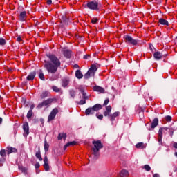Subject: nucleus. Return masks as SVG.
I'll use <instances>...</instances> for the list:
<instances>
[{"label": "nucleus", "instance_id": "f257e3e1", "mask_svg": "<svg viewBox=\"0 0 177 177\" xmlns=\"http://www.w3.org/2000/svg\"><path fill=\"white\" fill-rule=\"evenodd\" d=\"M47 57L49 59L50 62H46L44 64L45 68H46L48 73L51 74H55L57 71V68L62 65L60 59L57 58L55 54H47Z\"/></svg>", "mask_w": 177, "mask_h": 177}, {"label": "nucleus", "instance_id": "f03ea898", "mask_svg": "<svg viewBox=\"0 0 177 177\" xmlns=\"http://www.w3.org/2000/svg\"><path fill=\"white\" fill-rule=\"evenodd\" d=\"M92 144L93 145V147L91 148L92 156H93L95 158H97V157L100 156L99 151H100V149H103V145L100 140H94Z\"/></svg>", "mask_w": 177, "mask_h": 177}, {"label": "nucleus", "instance_id": "7ed1b4c3", "mask_svg": "<svg viewBox=\"0 0 177 177\" xmlns=\"http://www.w3.org/2000/svg\"><path fill=\"white\" fill-rule=\"evenodd\" d=\"M110 113H111V106H106V111L104 112V117H108L109 120L112 122L113 125V122L115 121L117 117H118L121 113L119 111H116L113 114H110Z\"/></svg>", "mask_w": 177, "mask_h": 177}, {"label": "nucleus", "instance_id": "20e7f679", "mask_svg": "<svg viewBox=\"0 0 177 177\" xmlns=\"http://www.w3.org/2000/svg\"><path fill=\"white\" fill-rule=\"evenodd\" d=\"M85 8H87V9H90L91 10H95L96 12H97L100 10V9L103 8V6L97 1H88L85 5Z\"/></svg>", "mask_w": 177, "mask_h": 177}, {"label": "nucleus", "instance_id": "39448f33", "mask_svg": "<svg viewBox=\"0 0 177 177\" xmlns=\"http://www.w3.org/2000/svg\"><path fill=\"white\" fill-rule=\"evenodd\" d=\"M103 109V106L100 104H97L92 107H89L86 109L85 111V115H93L97 111H99V110H102Z\"/></svg>", "mask_w": 177, "mask_h": 177}, {"label": "nucleus", "instance_id": "423d86ee", "mask_svg": "<svg viewBox=\"0 0 177 177\" xmlns=\"http://www.w3.org/2000/svg\"><path fill=\"white\" fill-rule=\"evenodd\" d=\"M96 71H97L96 65H91L87 73L84 75V79L88 80V78H91V77L94 76Z\"/></svg>", "mask_w": 177, "mask_h": 177}, {"label": "nucleus", "instance_id": "0eeeda50", "mask_svg": "<svg viewBox=\"0 0 177 177\" xmlns=\"http://www.w3.org/2000/svg\"><path fill=\"white\" fill-rule=\"evenodd\" d=\"M124 39L125 42H127L128 44H131V45H133V46L138 45V40L133 39V38H132V37L129 35L124 36Z\"/></svg>", "mask_w": 177, "mask_h": 177}, {"label": "nucleus", "instance_id": "6e6552de", "mask_svg": "<svg viewBox=\"0 0 177 177\" xmlns=\"http://www.w3.org/2000/svg\"><path fill=\"white\" fill-rule=\"evenodd\" d=\"M53 102V99L48 98L44 101H43L41 103H39L37 105V109H42V107H45L46 106H49V104H52Z\"/></svg>", "mask_w": 177, "mask_h": 177}, {"label": "nucleus", "instance_id": "1a4fd4ad", "mask_svg": "<svg viewBox=\"0 0 177 177\" xmlns=\"http://www.w3.org/2000/svg\"><path fill=\"white\" fill-rule=\"evenodd\" d=\"M23 130H24V138H27V136H28V135H30V127L28 126V122H25L23 124L22 126Z\"/></svg>", "mask_w": 177, "mask_h": 177}, {"label": "nucleus", "instance_id": "9d476101", "mask_svg": "<svg viewBox=\"0 0 177 177\" xmlns=\"http://www.w3.org/2000/svg\"><path fill=\"white\" fill-rule=\"evenodd\" d=\"M57 113H59V109H57V108L53 109L51 111L50 115H48V121L50 122L53 121V120H55V118H56V114H57Z\"/></svg>", "mask_w": 177, "mask_h": 177}, {"label": "nucleus", "instance_id": "9b49d317", "mask_svg": "<svg viewBox=\"0 0 177 177\" xmlns=\"http://www.w3.org/2000/svg\"><path fill=\"white\" fill-rule=\"evenodd\" d=\"M62 53L66 59H71V56L73 55V51L67 48H63Z\"/></svg>", "mask_w": 177, "mask_h": 177}, {"label": "nucleus", "instance_id": "f8f14e48", "mask_svg": "<svg viewBox=\"0 0 177 177\" xmlns=\"http://www.w3.org/2000/svg\"><path fill=\"white\" fill-rule=\"evenodd\" d=\"M153 57L156 60H161L162 57H167V54L162 55L160 51H156L153 54Z\"/></svg>", "mask_w": 177, "mask_h": 177}, {"label": "nucleus", "instance_id": "ddd939ff", "mask_svg": "<svg viewBox=\"0 0 177 177\" xmlns=\"http://www.w3.org/2000/svg\"><path fill=\"white\" fill-rule=\"evenodd\" d=\"M164 133V131H162V129H159L158 133V142L159 145L162 146V135Z\"/></svg>", "mask_w": 177, "mask_h": 177}, {"label": "nucleus", "instance_id": "4468645a", "mask_svg": "<svg viewBox=\"0 0 177 177\" xmlns=\"http://www.w3.org/2000/svg\"><path fill=\"white\" fill-rule=\"evenodd\" d=\"M44 168L45 169V171H49V169H50V167H49V160H48V156H45L44 158Z\"/></svg>", "mask_w": 177, "mask_h": 177}, {"label": "nucleus", "instance_id": "2eb2a0df", "mask_svg": "<svg viewBox=\"0 0 177 177\" xmlns=\"http://www.w3.org/2000/svg\"><path fill=\"white\" fill-rule=\"evenodd\" d=\"M26 19H27V12L26 11L20 12L19 15V20H20V21H26Z\"/></svg>", "mask_w": 177, "mask_h": 177}, {"label": "nucleus", "instance_id": "dca6fc26", "mask_svg": "<svg viewBox=\"0 0 177 177\" xmlns=\"http://www.w3.org/2000/svg\"><path fill=\"white\" fill-rule=\"evenodd\" d=\"M94 92H99V93H106V91L104 88L100 87V86H95L93 87Z\"/></svg>", "mask_w": 177, "mask_h": 177}, {"label": "nucleus", "instance_id": "f3484780", "mask_svg": "<svg viewBox=\"0 0 177 177\" xmlns=\"http://www.w3.org/2000/svg\"><path fill=\"white\" fill-rule=\"evenodd\" d=\"M6 153L8 156H9L10 154H12V153H17V149L13 147H7Z\"/></svg>", "mask_w": 177, "mask_h": 177}, {"label": "nucleus", "instance_id": "a211bd4d", "mask_svg": "<svg viewBox=\"0 0 177 177\" xmlns=\"http://www.w3.org/2000/svg\"><path fill=\"white\" fill-rule=\"evenodd\" d=\"M69 84H70V79L68 77H65V78L62 79V86L63 88H67V86H68Z\"/></svg>", "mask_w": 177, "mask_h": 177}, {"label": "nucleus", "instance_id": "6ab92c4d", "mask_svg": "<svg viewBox=\"0 0 177 177\" xmlns=\"http://www.w3.org/2000/svg\"><path fill=\"white\" fill-rule=\"evenodd\" d=\"M158 125V118H155L151 124V128L149 129V131H151V129H154V128H156V127H157Z\"/></svg>", "mask_w": 177, "mask_h": 177}, {"label": "nucleus", "instance_id": "aec40b11", "mask_svg": "<svg viewBox=\"0 0 177 177\" xmlns=\"http://www.w3.org/2000/svg\"><path fill=\"white\" fill-rule=\"evenodd\" d=\"M35 75H37L36 71L31 72L26 77L27 81H33L35 78Z\"/></svg>", "mask_w": 177, "mask_h": 177}, {"label": "nucleus", "instance_id": "412c9836", "mask_svg": "<svg viewBox=\"0 0 177 177\" xmlns=\"http://www.w3.org/2000/svg\"><path fill=\"white\" fill-rule=\"evenodd\" d=\"M158 23H159V24H161L162 26H169V22H168V21H167L164 18L159 19Z\"/></svg>", "mask_w": 177, "mask_h": 177}, {"label": "nucleus", "instance_id": "4be33fe9", "mask_svg": "<svg viewBox=\"0 0 177 177\" xmlns=\"http://www.w3.org/2000/svg\"><path fill=\"white\" fill-rule=\"evenodd\" d=\"M49 96H50V93L48 91H43L40 95V98L45 99V97H48Z\"/></svg>", "mask_w": 177, "mask_h": 177}, {"label": "nucleus", "instance_id": "5701e85b", "mask_svg": "<svg viewBox=\"0 0 177 177\" xmlns=\"http://www.w3.org/2000/svg\"><path fill=\"white\" fill-rule=\"evenodd\" d=\"M79 91L81 92V93H82V99H84V100H88V99H89V97H88L87 95H86V93H85V91H84V88H82V87H80V88H79Z\"/></svg>", "mask_w": 177, "mask_h": 177}, {"label": "nucleus", "instance_id": "b1692460", "mask_svg": "<svg viewBox=\"0 0 177 177\" xmlns=\"http://www.w3.org/2000/svg\"><path fill=\"white\" fill-rule=\"evenodd\" d=\"M75 145H77V142L76 141H71L69 142L68 143H66L64 146V150H66L67 148L70 146H75Z\"/></svg>", "mask_w": 177, "mask_h": 177}, {"label": "nucleus", "instance_id": "393cba45", "mask_svg": "<svg viewBox=\"0 0 177 177\" xmlns=\"http://www.w3.org/2000/svg\"><path fill=\"white\" fill-rule=\"evenodd\" d=\"M66 138H67V133H60L57 136L58 140H62V139L66 140Z\"/></svg>", "mask_w": 177, "mask_h": 177}, {"label": "nucleus", "instance_id": "a878e982", "mask_svg": "<svg viewBox=\"0 0 177 177\" xmlns=\"http://www.w3.org/2000/svg\"><path fill=\"white\" fill-rule=\"evenodd\" d=\"M75 77L78 80H81V78H82V77H84V75H82V73H81L80 70H77L75 72Z\"/></svg>", "mask_w": 177, "mask_h": 177}, {"label": "nucleus", "instance_id": "bb28decb", "mask_svg": "<svg viewBox=\"0 0 177 177\" xmlns=\"http://www.w3.org/2000/svg\"><path fill=\"white\" fill-rule=\"evenodd\" d=\"M69 95L71 99H74L77 95V91L73 89L69 90Z\"/></svg>", "mask_w": 177, "mask_h": 177}, {"label": "nucleus", "instance_id": "cd10ccee", "mask_svg": "<svg viewBox=\"0 0 177 177\" xmlns=\"http://www.w3.org/2000/svg\"><path fill=\"white\" fill-rule=\"evenodd\" d=\"M128 171L125 170V169H123L120 171V177H128Z\"/></svg>", "mask_w": 177, "mask_h": 177}, {"label": "nucleus", "instance_id": "c85d7f7f", "mask_svg": "<svg viewBox=\"0 0 177 177\" xmlns=\"http://www.w3.org/2000/svg\"><path fill=\"white\" fill-rule=\"evenodd\" d=\"M35 156L37 158H38V160H39L40 161H42V156H41V150L39 149L38 151L36 152L35 153Z\"/></svg>", "mask_w": 177, "mask_h": 177}, {"label": "nucleus", "instance_id": "c756f323", "mask_svg": "<svg viewBox=\"0 0 177 177\" xmlns=\"http://www.w3.org/2000/svg\"><path fill=\"white\" fill-rule=\"evenodd\" d=\"M39 77L40 78V80H41L42 81H45V75H44V72H42V70H40L39 71Z\"/></svg>", "mask_w": 177, "mask_h": 177}, {"label": "nucleus", "instance_id": "7c9ffc66", "mask_svg": "<svg viewBox=\"0 0 177 177\" xmlns=\"http://www.w3.org/2000/svg\"><path fill=\"white\" fill-rule=\"evenodd\" d=\"M136 149H145V144L143 142H139L136 145Z\"/></svg>", "mask_w": 177, "mask_h": 177}, {"label": "nucleus", "instance_id": "2f4dec72", "mask_svg": "<svg viewBox=\"0 0 177 177\" xmlns=\"http://www.w3.org/2000/svg\"><path fill=\"white\" fill-rule=\"evenodd\" d=\"M6 45V39L0 37V46H5Z\"/></svg>", "mask_w": 177, "mask_h": 177}, {"label": "nucleus", "instance_id": "473e14b6", "mask_svg": "<svg viewBox=\"0 0 177 177\" xmlns=\"http://www.w3.org/2000/svg\"><path fill=\"white\" fill-rule=\"evenodd\" d=\"M44 150L46 152L49 151V143H48L46 140L44 141Z\"/></svg>", "mask_w": 177, "mask_h": 177}, {"label": "nucleus", "instance_id": "72a5a7b5", "mask_svg": "<svg viewBox=\"0 0 177 177\" xmlns=\"http://www.w3.org/2000/svg\"><path fill=\"white\" fill-rule=\"evenodd\" d=\"M0 156L1 157H2L3 158H5L6 157V150L5 149H1L0 151Z\"/></svg>", "mask_w": 177, "mask_h": 177}, {"label": "nucleus", "instance_id": "f704fd0d", "mask_svg": "<svg viewBox=\"0 0 177 177\" xmlns=\"http://www.w3.org/2000/svg\"><path fill=\"white\" fill-rule=\"evenodd\" d=\"M51 88L54 92H56V93L62 92V89L57 88V86H53Z\"/></svg>", "mask_w": 177, "mask_h": 177}, {"label": "nucleus", "instance_id": "c9c22d12", "mask_svg": "<svg viewBox=\"0 0 177 177\" xmlns=\"http://www.w3.org/2000/svg\"><path fill=\"white\" fill-rule=\"evenodd\" d=\"M32 114H33L32 111L29 110L26 115L28 120H30L31 117H32Z\"/></svg>", "mask_w": 177, "mask_h": 177}, {"label": "nucleus", "instance_id": "e433bc0d", "mask_svg": "<svg viewBox=\"0 0 177 177\" xmlns=\"http://www.w3.org/2000/svg\"><path fill=\"white\" fill-rule=\"evenodd\" d=\"M144 169H145V171H147V172H150V171L151 170V167H150V166L149 165H145L144 166Z\"/></svg>", "mask_w": 177, "mask_h": 177}, {"label": "nucleus", "instance_id": "4c0bfd02", "mask_svg": "<svg viewBox=\"0 0 177 177\" xmlns=\"http://www.w3.org/2000/svg\"><path fill=\"white\" fill-rule=\"evenodd\" d=\"M77 104H80V105L85 104L86 103V100L83 98L80 101L77 102Z\"/></svg>", "mask_w": 177, "mask_h": 177}, {"label": "nucleus", "instance_id": "58836bf2", "mask_svg": "<svg viewBox=\"0 0 177 177\" xmlns=\"http://www.w3.org/2000/svg\"><path fill=\"white\" fill-rule=\"evenodd\" d=\"M57 80V75H53L50 77V81H55Z\"/></svg>", "mask_w": 177, "mask_h": 177}, {"label": "nucleus", "instance_id": "ea45409f", "mask_svg": "<svg viewBox=\"0 0 177 177\" xmlns=\"http://www.w3.org/2000/svg\"><path fill=\"white\" fill-rule=\"evenodd\" d=\"M165 120H166L167 122H170V121H172V117L167 115L165 118Z\"/></svg>", "mask_w": 177, "mask_h": 177}, {"label": "nucleus", "instance_id": "a19ab883", "mask_svg": "<svg viewBox=\"0 0 177 177\" xmlns=\"http://www.w3.org/2000/svg\"><path fill=\"white\" fill-rule=\"evenodd\" d=\"M19 169L20 171H21V172H24V174H26V172H27V168L24 167H19Z\"/></svg>", "mask_w": 177, "mask_h": 177}, {"label": "nucleus", "instance_id": "79ce46f5", "mask_svg": "<svg viewBox=\"0 0 177 177\" xmlns=\"http://www.w3.org/2000/svg\"><path fill=\"white\" fill-rule=\"evenodd\" d=\"M97 21H99V20L97 19V18H93L91 19V23L92 24H96V23H97Z\"/></svg>", "mask_w": 177, "mask_h": 177}, {"label": "nucleus", "instance_id": "37998d69", "mask_svg": "<svg viewBox=\"0 0 177 177\" xmlns=\"http://www.w3.org/2000/svg\"><path fill=\"white\" fill-rule=\"evenodd\" d=\"M17 42H19V44H23V39H21V37H20V36L17 37Z\"/></svg>", "mask_w": 177, "mask_h": 177}, {"label": "nucleus", "instance_id": "c03bdc74", "mask_svg": "<svg viewBox=\"0 0 177 177\" xmlns=\"http://www.w3.org/2000/svg\"><path fill=\"white\" fill-rule=\"evenodd\" d=\"M96 117L98 120H103V115L102 114L97 113Z\"/></svg>", "mask_w": 177, "mask_h": 177}, {"label": "nucleus", "instance_id": "a18cd8bd", "mask_svg": "<svg viewBox=\"0 0 177 177\" xmlns=\"http://www.w3.org/2000/svg\"><path fill=\"white\" fill-rule=\"evenodd\" d=\"M109 102H110V100H109V98L105 100L104 102L103 106H107V104H109Z\"/></svg>", "mask_w": 177, "mask_h": 177}, {"label": "nucleus", "instance_id": "49530a36", "mask_svg": "<svg viewBox=\"0 0 177 177\" xmlns=\"http://www.w3.org/2000/svg\"><path fill=\"white\" fill-rule=\"evenodd\" d=\"M35 167L36 169H38V168H39V167H41V165H39V162H37L35 165Z\"/></svg>", "mask_w": 177, "mask_h": 177}, {"label": "nucleus", "instance_id": "de8ad7c7", "mask_svg": "<svg viewBox=\"0 0 177 177\" xmlns=\"http://www.w3.org/2000/svg\"><path fill=\"white\" fill-rule=\"evenodd\" d=\"M160 129L164 132V131H168V127H160Z\"/></svg>", "mask_w": 177, "mask_h": 177}, {"label": "nucleus", "instance_id": "09e8293b", "mask_svg": "<svg viewBox=\"0 0 177 177\" xmlns=\"http://www.w3.org/2000/svg\"><path fill=\"white\" fill-rule=\"evenodd\" d=\"M34 107H35V105L32 104V105L30 106V110H31V111H32V110H34Z\"/></svg>", "mask_w": 177, "mask_h": 177}, {"label": "nucleus", "instance_id": "8fccbe9b", "mask_svg": "<svg viewBox=\"0 0 177 177\" xmlns=\"http://www.w3.org/2000/svg\"><path fill=\"white\" fill-rule=\"evenodd\" d=\"M173 147H174V149H177V142H174V143H173Z\"/></svg>", "mask_w": 177, "mask_h": 177}, {"label": "nucleus", "instance_id": "3c124183", "mask_svg": "<svg viewBox=\"0 0 177 177\" xmlns=\"http://www.w3.org/2000/svg\"><path fill=\"white\" fill-rule=\"evenodd\" d=\"M47 5H52V0H47Z\"/></svg>", "mask_w": 177, "mask_h": 177}, {"label": "nucleus", "instance_id": "603ef678", "mask_svg": "<svg viewBox=\"0 0 177 177\" xmlns=\"http://www.w3.org/2000/svg\"><path fill=\"white\" fill-rule=\"evenodd\" d=\"M153 177H160V175H158V174H153Z\"/></svg>", "mask_w": 177, "mask_h": 177}, {"label": "nucleus", "instance_id": "864d4df0", "mask_svg": "<svg viewBox=\"0 0 177 177\" xmlns=\"http://www.w3.org/2000/svg\"><path fill=\"white\" fill-rule=\"evenodd\" d=\"M88 57H90V56L88 55L84 56V59H88Z\"/></svg>", "mask_w": 177, "mask_h": 177}, {"label": "nucleus", "instance_id": "5fc2aeb1", "mask_svg": "<svg viewBox=\"0 0 177 177\" xmlns=\"http://www.w3.org/2000/svg\"><path fill=\"white\" fill-rule=\"evenodd\" d=\"M75 68H78V67H80V66H78V64H75Z\"/></svg>", "mask_w": 177, "mask_h": 177}, {"label": "nucleus", "instance_id": "6e6d98bb", "mask_svg": "<svg viewBox=\"0 0 177 177\" xmlns=\"http://www.w3.org/2000/svg\"><path fill=\"white\" fill-rule=\"evenodd\" d=\"M2 121H3L2 118H0V125L1 124H2Z\"/></svg>", "mask_w": 177, "mask_h": 177}, {"label": "nucleus", "instance_id": "4d7b16f0", "mask_svg": "<svg viewBox=\"0 0 177 177\" xmlns=\"http://www.w3.org/2000/svg\"><path fill=\"white\" fill-rule=\"evenodd\" d=\"M174 156H175L176 157H177V152H175V153H174Z\"/></svg>", "mask_w": 177, "mask_h": 177}, {"label": "nucleus", "instance_id": "13d9d810", "mask_svg": "<svg viewBox=\"0 0 177 177\" xmlns=\"http://www.w3.org/2000/svg\"><path fill=\"white\" fill-rule=\"evenodd\" d=\"M150 49H151V50H153V48H151V46H150Z\"/></svg>", "mask_w": 177, "mask_h": 177}, {"label": "nucleus", "instance_id": "bf43d9fd", "mask_svg": "<svg viewBox=\"0 0 177 177\" xmlns=\"http://www.w3.org/2000/svg\"><path fill=\"white\" fill-rule=\"evenodd\" d=\"M23 100H24V102H26V99L23 98Z\"/></svg>", "mask_w": 177, "mask_h": 177}, {"label": "nucleus", "instance_id": "052dcab7", "mask_svg": "<svg viewBox=\"0 0 177 177\" xmlns=\"http://www.w3.org/2000/svg\"><path fill=\"white\" fill-rule=\"evenodd\" d=\"M1 98H2V97L0 95V100H1Z\"/></svg>", "mask_w": 177, "mask_h": 177}]
</instances>
